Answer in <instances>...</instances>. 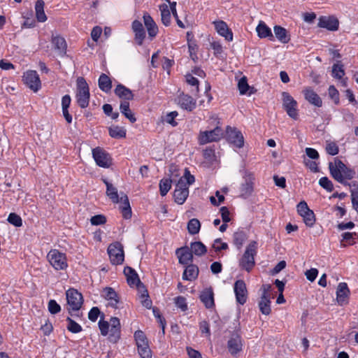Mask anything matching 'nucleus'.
Segmentation results:
<instances>
[{
	"mask_svg": "<svg viewBox=\"0 0 358 358\" xmlns=\"http://www.w3.org/2000/svg\"><path fill=\"white\" fill-rule=\"evenodd\" d=\"M338 147L334 142H327L326 151L329 155H336L338 153Z\"/></svg>",
	"mask_w": 358,
	"mask_h": 358,
	"instance_id": "6e6d98bb",
	"label": "nucleus"
},
{
	"mask_svg": "<svg viewBox=\"0 0 358 358\" xmlns=\"http://www.w3.org/2000/svg\"><path fill=\"white\" fill-rule=\"evenodd\" d=\"M257 35L259 38H273L271 29L263 21H260L256 28Z\"/></svg>",
	"mask_w": 358,
	"mask_h": 358,
	"instance_id": "72a5a7b5",
	"label": "nucleus"
},
{
	"mask_svg": "<svg viewBox=\"0 0 358 358\" xmlns=\"http://www.w3.org/2000/svg\"><path fill=\"white\" fill-rule=\"evenodd\" d=\"M144 24L147 29L149 38L153 39L158 33V27L152 17L148 13H145L143 16Z\"/></svg>",
	"mask_w": 358,
	"mask_h": 358,
	"instance_id": "b1692460",
	"label": "nucleus"
},
{
	"mask_svg": "<svg viewBox=\"0 0 358 358\" xmlns=\"http://www.w3.org/2000/svg\"><path fill=\"white\" fill-rule=\"evenodd\" d=\"M109 134L112 138H121L126 136V129L118 126H113L109 128Z\"/></svg>",
	"mask_w": 358,
	"mask_h": 358,
	"instance_id": "79ce46f5",
	"label": "nucleus"
},
{
	"mask_svg": "<svg viewBox=\"0 0 358 358\" xmlns=\"http://www.w3.org/2000/svg\"><path fill=\"white\" fill-rule=\"evenodd\" d=\"M257 243L251 241L246 247L245 251L239 260V266L250 273L255 265V256L257 254Z\"/></svg>",
	"mask_w": 358,
	"mask_h": 358,
	"instance_id": "20e7f679",
	"label": "nucleus"
},
{
	"mask_svg": "<svg viewBox=\"0 0 358 358\" xmlns=\"http://www.w3.org/2000/svg\"><path fill=\"white\" fill-rule=\"evenodd\" d=\"M243 341L238 334H233L227 342V348L231 355H236L243 349Z\"/></svg>",
	"mask_w": 358,
	"mask_h": 358,
	"instance_id": "f3484780",
	"label": "nucleus"
},
{
	"mask_svg": "<svg viewBox=\"0 0 358 358\" xmlns=\"http://www.w3.org/2000/svg\"><path fill=\"white\" fill-rule=\"evenodd\" d=\"M90 222L92 225H100L106 223V218L103 215H96L91 217Z\"/></svg>",
	"mask_w": 358,
	"mask_h": 358,
	"instance_id": "052dcab7",
	"label": "nucleus"
},
{
	"mask_svg": "<svg viewBox=\"0 0 358 358\" xmlns=\"http://www.w3.org/2000/svg\"><path fill=\"white\" fill-rule=\"evenodd\" d=\"M110 324L108 322L100 320L99 322V327L101 331V334L103 336H106L108 334V329Z\"/></svg>",
	"mask_w": 358,
	"mask_h": 358,
	"instance_id": "0e129e2a",
	"label": "nucleus"
},
{
	"mask_svg": "<svg viewBox=\"0 0 358 358\" xmlns=\"http://www.w3.org/2000/svg\"><path fill=\"white\" fill-rule=\"evenodd\" d=\"M303 93L306 100H307L310 103H311L317 107L322 106V101L321 98L310 87L305 88L303 90Z\"/></svg>",
	"mask_w": 358,
	"mask_h": 358,
	"instance_id": "bb28decb",
	"label": "nucleus"
},
{
	"mask_svg": "<svg viewBox=\"0 0 358 358\" xmlns=\"http://www.w3.org/2000/svg\"><path fill=\"white\" fill-rule=\"evenodd\" d=\"M245 182L240 187V195L243 198L250 196L253 192V175L250 173H246L244 176Z\"/></svg>",
	"mask_w": 358,
	"mask_h": 358,
	"instance_id": "a211bd4d",
	"label": "nucleus"
},
{
	"mask_svg": "<svg viewBox=\"0 0 358 358\" xmlns=\"http://www.w3.org/2000/svg\"><path fill=\"white\" fill-rule=\"evenodd\" d=\"M103 293L105 299L109 301V306L116 308L119 302V299L115 290L111 287H106L103 289Z\"/></svg>",
	"mask_w": 358,
	"mask_h": 358,
	"instance_id": "7c9ffc66",
	"label": "nucleus"
},
{
	"mask_svg": "<svg viewBox=\"0 0 358 358\" xmlns=\"http://www.w3.org/2000/svg\"><path fill=\"white\" fill-rule=\"evenodd\" d=\"M44 1L38 0L35 4L36 17L37 20L41 22L46 21L47 17L44 12Z\"/></svg>",
	"mask_w": 358,
	"mask_h": 358,
	"instance_id": "f704fd0d",
	"label": "nucleus"
},
{
	"mask_svg": "<svg viewBox=\"0 0 358 358\" xmlns=\"http://www.w3.org/2000/svg\"><path fill=\"white\" fill-rule=\"evenodd\" d=\"M175 303L176 306L180 308L182 311H185L187 310V305L186 303V299L183 296H178L175 299Z\"/></svg>",
	"mask_w": 358,
	"mask_h": 358,
	"instance_id": "680f3d73",
	"label": "nucleus"
},
{
	"mask_svg": "<svg viewBox=\"0 0 358 358\" xmlns=\"http://www.w3.org/2000/svg\"><path fill=\"white\" fill-rule=\"evenodd\" d=\"M178 104L184 109L192 111L196 107V101L189 95L184 93L178 97Z\"/></svg>",
	"mask_w": 358,
	"mask_h": 358,
	"instance_id": "a878e982",
	"label": "nucleus"
},
{
	"mask_svg": "<svg viewBox=\"0 0 358 358\" xmlns=\"http://www.w3.org/2000/svg\"><path fill=\"white\" fill-rule=\"evenodd\" d=\"M100 314V310L97 307H93L88 313V318L92 322H95Z\"/></svg>",
	"mask_w": 358,
	"mask_h": 358,
	"instance_id": "774afa93",
	"label": "nucleus"
},
{
	"mask_svg": "<svg viewBox=\"0 0 358 358\" xmlns=\"http://www.w3.org/2000/svg\"><path fill=\"white\" fill-rule=\"evenodd\" d=\"M227 135L228 140L237 148H242L244 145V138L241 132L236 128L227 127Z\"/></svg>",
	"mask_w": 358,
	"mask_h": 358,
	"instance_id": "dca6fc26",
	"label": "nucleus"
},
{
	"mask_svg": "<svg viewBox=\"0 0 358 358\" xmlns=\"http://www.w3.org/2000/svg\"><path fill=\"white\" fill-rule=\"evenodd\" d=\"M115 94L120 99H124V101H128L134 99L132 92L129 88L121 84L117 85L115 89Z\"/></svg>",
	"mask_w": 358,
	"mask_h": 358,
	"instance_id": "c756f323",
	"label": "nucleus"
},
{
	"mask_svg": "<svg viewBox=\"0 0 358 358\" xmlns=\"http://www.w3.org/2000/svg\"><path fill=\"white\" fill-rule=\"evenodd\" d=\"M318 271L317 268H310L305 272L306 278L310 282H313L315 280Z\"/></svg>",
	"mask_w": 358,
	"mask_h": 358,
	"instance_id": "69168bd1",
	"label": "nucleus"
},
{
	"mask_svg": "<svg viewBox=\"0 0 358 358\" xmlns=\"http://www.w3.org/2000/svg\"><path fill=\"white\" fill-rule=\"evenodd\" d=\"M92 156L99 166L108 168L111 164L109 155L100 147H96L92 150Z\"/></svg>",
	"mask_w": 358,
	"mask_h": 358,
	"instance_id": "ddd939ff",
	"label": "nucleus"
},
{
	"mask_svg": "<svg viewBox=\"0 0 358 358\" xmlns=\"http://www.w3.org/2000/svg\"><path fill=\"white\" fill-rule=\"evenodd\" d=\"M48 310L52 314H56L60 311L61 308L55 300H50L48 303Z\"/></svg>",
	"mask_w": 358,
	"mask_h": 358,
	"instance_id": "e2e57ef3",
	"label": "nucleus"
},
{
	"mask_svg": "<svg viewBox=\"0 0 358 358\" xmlns=\"http://www.w3.org/2000/svg\"><path fill=\"white\" fill-rule=\"evenodd\" d=\"M124 273L127 278V281L130 287H136L138 292H142V296H148V290L143 284L141 282L138 275L131 267L127 266L124 269Z\"/></svg>",
	"mask_w": 358,
	"mask_h": 358,
	"instance_id": "6e6552de",
	"label": "nucleus"
},
{
	"mask_svg": "<svg viewBox=\"0 0 358 358\" xmlns=\"http://www.w3.org/2000/svg\"><path fill=\"white\" fill-rule=\"evenodd\" d=\"M51 42L53 45L54 50L57 52V53L59 56L63 57L66 54L67 48V45L65 39L60 35L52 34Z\"/></svg>",
	"mask_w": 358,
	"mask_h": 358,
	"instance_id": "412c9836",
	"label": "nucleus"
},
{
	"mask_svg": "<svg viewBox=\"0 0 358 358\" xmlns=\"http://www.w3.org/2000/svg\"><path fill=\"white\" fill-rule=\"evenodd\" d=\"M138 352L142 358H152V352L148 343L138 347Z\"/></svg>",
	"mask_w": 358,
	"mask_h": 358,
	"instance_id": "8fccbe9b",
	"label": "nucleus"
},
{
	"mask_svg": "<svg viewBox=\"0 0 358 358\" xmlns=\"http://www.w3.org/2000/svg\"><path fill=\"white\" fill-rule=\"evenodd\" d=\"M238 88L241 94H245L248 90H250L248 92L249 95L252 94V88L250 87L248 84L247 78L245 76H243L239 80L238 83Z\"/></svg>",
	"mask_w": 358,
	"mask_h": 358,
	"instance_id": "c03bdc74",
	"label": "nucleus"
},
{
	"mask_svg": "<svg viewBox=\"0 0 358 358\" xmlns=\"http://www.w3.org/2000/svg\"><path fill=\"white\" fill-rule=\"evenodd\" d=\"M110 327L108 340L115 343L120 338V322L117 317H111L109 323Z\"/></svg>",
	"mask_w": 358,
	"mask_h": 358,
	"instance_id": "aec40b11",
	"label": "nucleus"
},
{
	"mask_svg": "<svg viewBox=\"0 0 358 358\" xmlns=\"http://www.w3.org/2000/svg\"><path fill=\"white\" fill-rule=\"evenodd\" d=\"M170 9L172 12L173 17H175V19L176 20V22H177V24L178 25V27H180V28H185V25L182 23V22L179 19L178 13H177V11H176V2L171 3Z\"/></svg>",
	"mask_w": 358,
	"mask_h": 358,
	"instance_id": "13d9d810",
	"label": "nucleus"
},
{
	"mask_svg": "<svg viewBox=\"0 0 358 358\" xmlns=\"http://www.w3.org/2000/svg\"><path fill=\"white\" fill-rule=\"evenodd\" d=\"M271 301L270 298L267 296H262L259 303V307L262 314L268 315L271 313Z\"/></svg>",
	"mask_w": 358,
	"mask_h": 358,
	"instance_id": "a19ab883",
	"label": "nucleus"
},
{
	"mask_svg": "<svg viewBox=\"0 0 358 358\" xmlns=\"http://www.w3.org/2000/svg\"><path fill=\"white\" fill-rule=\"evenodd\" d=\"M213 24L217 32L220 36L224 37L228 41H231L233 40V33L229 29L228 25L225 22L222 20L215 21L213 22Z\"/></svg>",
	"mask_w": 358,
	"mask_h": 358,
	"instance_id": "393cba45",
	"label": "nucleus"
},
{
	"mask_svg": "<svg viewBox=\"0 0 358 358\" xmlns=\"http://www.w3.org/2000/svg\"><path fill=\"white\" fill-rule=\"evenodd\" d=\"M224 135L223 129L217 125L213 129L201 131L199 136L200 144L203 145L219 141Z\"/></svg>",
	"mask_w": 358,
	"mask_h": 358,
	"instance_id": "9d476101",
	"label": "nucleus"
},
{
	"mask_svg": "<svg viewBox=\"0 0 358 358\" xmlns=\"http://www.w3.org/2000/svg\"><path fill=\"white\" fill-rule=\"evenodd\" d=\"M200 299L206 308H211L215 306L214 294L211 288L204 289L200 294Z\"/></svg>",
	"mask_w": 358,
	"mask_h": 358,
	"instance_id": "cd10ccee",
	"label": "nucleus"
},
{
	"mask_svg": "<svg viewBox=\"0 0 358 358\" xmlns=\"http://www.w3.org/2000/svg\"><path fill=\"white\" fill-rule=\"evenodd\" d=\"M47 259L55 270H64L68 266L66 255L58 250H51L48 253Z\"/></svg>",
	"mask_w": 358,
	"mask_h": 358,
	"instance_id": "0eeeda50",
	"label": "nucleus"
},
{
	"mask_svg": "<svg viewBox=\"0 0 358 358\" xmlns=\"http://www.w3.org/2000/svg\"><path fill=\"white\" fill-rule=\"evenodd\" d=\"M234 292L237 302L243 305L248 298L246 285L243 280H238L236 281L234 283Z\"/></svg>",
	"mask_w": 358,
	"mask_h": 358,
	"instance_id": "2eb2a0df",
	"label": "nucleus"
},
{
	"mask_svg": "<svg viewBox=\"0 0 358 358\" xmlns=\"http://www.w3.org/2000/svg\"><path fill=\"white\" fill-rule=\"evenodd\" d=\"M274 33L276 38L282 43H287L289 41V37L287 36V30L280 27V26H275L274 27Z\"/></svg>",
	"mask_w": 358,
	"mask_h": 358,
	"instance_id": "4c0bfd02",
	"label": "nucleus"
},
{
	"mask_svg": "<svg viewBox=\"0 0 358 358\" xmlns=\"http://www.w3.org/2000/svg\"><path fill=\"white\" fill-rule=\"evenodd\" d=\"M171 187V180L162 179L159 182V190L162 196H165Z\"/></svg>",
	"mask_w": 358,
	"mask_h": 358,
	"instance_id": "09e8293b",
	"label": "nucleus"
},
{
	"mask_svg": "<svg viewBox=\"0 0 358 358\" xmlns=\"http://www.w3.org/2000/svg\"><path fill=\"white\" fill-rule=\"evenodd\" d=\"M103 181L106 186V195L113 203H120V208L124 218L129 219L131 217V209L128 196L126 194L121 193V196L119 197L117 188L106 179H103Z\"/></svg>",
	"mask_w": 358,
	"mask_h": 358,
	"instance_id": "f257e3e1",
	"label": "nucleus"
},
{
	"mask_svg": "<svg viewBox=\"0 0 358 358\" xmlns=\"http://www.w3.org/2000/svg\"><path fill=\"white\" fill-rule=\"evenodd\" d=\"M77 101L78 105L85 108L88 106L90 101V90L88 85L83 77L77 79Z\"/></svg>",
	"mask_w": 358,
	"mask_h": 358,
	"instance_id": "39448f33",
	"label": "nucleus"
},
{
	"mask_svg": "<svg viewBox=\"0 0 358 358\" xmlns=\"http://www.w3.org/2000/svg\"><path fill=\"white\" fill-rule=\"evenodd\" d=\"M246 239V235L243 231H236L233 234V241L234 245L239 249L243 245V243Z\"/></svg>",
	"mask_w": 358,
	"mask_h": 358,
	"instance_id": "49530a36",
	"label": "nucleus"
},
{
	"mask_svg": "<svg viewBox=\"0 0 358 358\" xmlns=\"http://www.w3.org/2000/svg\"><path fill=\"white\" fill-rule=\"evenodd\" d=\"M345 71L341 64H334L332 67V76L337 79H342Z\"/></svg>",
	"mask_w": 358,
	"mask_h": 358,
	"instance_id": "3c124183",
	"label": "nucleus"
},
{
	"mask_svg": "<svg viewBox=\"0 0 358 358\" xmlns=\"http://www.w3.org/2000/svg\"><path fill=\"white\" fill-rule=\"evenodd\" d=\"M328 93L329 97L334 101L336 104L339 103V94L338 91L335 88L334 86L331 85L329 87Z\"/></svg>",
	"mask_w": 358,
	"mask_h": 358,
	"instance_id": "4d7b16f0",
	"label": "nucleus"
},
{
	"mask_svg": "<svg viewBox=\"0 0 358 358\" xmlns=\"http://www.w3.org/2000/svg\"><path fill=\"white\" fill-rule=\"evenodd\" d=\"M319 184L328 192H332L334 189L333 183L327 177L321 178L319 180Z\"/></svg>",
	"mask_w": 358,
	"mask_h": 358,
	"instance_id": "5fc2aeb1",
	"label": "nucleus"
},
{
	"mask_svg": "<svg viewBox=\"0 0 358 358\" xmlns=\"http://www.w3.org/2000/svg\"><path fill=\"white\" fill-rule=\"evenodd\" d=\"M297 212L303 217V222L306 226L311 227L315 222V217L313 210H311L306 202L304 201L299 202L297 205Z\"/></svg>",
	"mask_w": 358,
	"mask_h": 358,
	"instance_id": "f8f14e48",
	"label": "nucleus"
},
{
	"mask_svg": "<svg viewBox=\"0 0 358 358\" xmlns=\"http://www.w3.org/2000/svg\"><path fill=\"white\" fill-rule=\"evenodd\" d=\"M99 87L104 92H108L112 88V81L105 73H101L99 78Z\"/></svg>",
	"mask_w": 358,
	"mask_h": 358,
	"instance_id": "473e14b6",
	"label": "nucleus"
},
{
	"mask_svg": "<svg viewBox=\"0 0 358 358\" xmlns=\"http://www.w3.org/2000/svg\"><path fill=\"white\" fill-rule=\"evenodd\" d=\"M8 222L15 227H21L22 225V220L21 217L15 213L9 214Z\"/></svg>",
	"mask_w": 358,
	"mask_h": 358,
	"instance_id": "864d4df0",
	"label": "nucleus"
},
{
	"mask_svg": "<svg viewBox=\"0 0 358 358\" xmlns=\"http://www.w3.org/2000/svg\"><path fill=\"white\" fill-rule=\"evenodd\" d=\"M185 77H186V82L192 86H195L196 92H199V80H197V78H194V76H192L190 74H187Z\"/></svg>",
	"mask_w": 358,
	"mask_h": 358,
	"instance_id": "338daca9",
	"label": "nucleus"
},
{
	"mask_svg": "<svg viewBox=\"0 0 358 358\" xmlns=\"http://www.w3.org/2000/svg\"><path fill=\"white\" fill-rule=\"evenodd\" d=\"M66 296L69 313L80 310L83 303V295L80 292L75 289H69L66 292Z\"/></svg>",
	"mask_w": 358,
	"mask_h": 358,
	"instance_id": "1a4fd4ad",
	"label": "nucleus"
},
{
	"mask_svg": "<svg viewBox=\"0 0 358 358\" xmlns=\"http://www.w3.org/2000/svg\"><path fill=\"white\" fill-rule=\"evenodd\" d=\"M176 254L178 255L179 263L181 264L186 265L192 262L193 255L188 248L177 249Z\"/></svg>",
	"mask_w": 358,
	"mask_h": 358,
	"instance_id": "c85d7f7f",
	"label": "nucleus"
},
{
	"mask_svg": "<svg viewBox=\"0 0 358 358\" xmlns=\"http://www.w3.org/2000/svg\"><path fill=\"white\" fill-rule=\"evenodd\" d=\"M194 176H192L187 169H185V173L176 184L173 197L175 201L178 204H182L189 195L188 186L194 182Z\"/></svg>",
	"mask_w": 358,
	"mask_h": 358,
	"instance_id": "7ed1b4c3",
	"label": "nucleus"
},
{
	"mask_svg": "<svg viewBox=\"0 0 358 358\" xmlns=\"http://www.w3.org/2000/svg\"><path fill=\"white\" fill-rule=\"evenodd\" d=\"M348 184L350 187L352 208L358 213V184L355 182Z\"/></svg>",
	"mask_w": 358,
	"mask_h": 358,
	"instance_id": "c9c22d12",
	"label": "nucleus"
},
{
	"mask_svg": "<svg viewBox=\"0 0 358 358\" xmlns=\"http://www.w3.org/2000/svg\"><path fill=\"white\" fill-rule=\"evenodd\" d=\"M22 80L24 83L34 92H38L41 87V80L36 71L29 70L24 72Z\"/></svg>",
	"mask_w": 358,
	"mask_h": 358,
	"instance_id": "9b49d317",
	"label": "nucleus"
},
{
	"mask_svg": "<svg viewBox=\"0 0 358 358\" xmlns=\"http://www.w3.org/2000/svg\"><path fill=\"white\" fill-rule=\"evenodd\" d=\"M329 169L331 176L343 185H346V181L352 179L356 174L353 169L348 168L338 158H335L333 162L329 163Z\"/></svg>",
	"mask_w": 358,
	"mask_h": 358,
	"instance_id": "f03ea898",
	"label": "nucleus"
},
{
	"mask_svg": "<svg viewBox=\"0 0 358 358\" xmlns=\"http://www.w3.org/2000/svg\"><path fill=\"white\" fill-rule=\"evenodd\" d=\"M338 20L333 16H322L319 18L318 27L329 31H336L338 29Z\"/></svg>",
	"mask_w": 358,
	"mask_h": 358,
	"instance_id": "6ab92c4d",
	"label": "nucleus"
},
{
	"mask_svg": "<svg viewBox=\"0 0 358 358\" xmlns=\"http://www.w3.org/2000/svg\"><path fill=\"white\" fill-rule=\"evenodd\" d=\"M350 290L345 282L338 284L336 289V300L339 305L346 304L348 301Z\"/></svg>",
	"mask_w": 358,
	"mask_h": 358,
	"instance_id": "4be33fe9",
	"label": "nucleus"
},
{
	"mask_svg": "<svg viewBox=\"0 0 358 358\" xmlns=\"http://www.w3.org/2000/svg\"><path fill=\"white\" fill-rule=\"evenodd\" d=\"M162 22L165 26H169L171 23V12L168 6L164 4L160 6Z\"/></svg>",
	"mask_w": 358,
	"mask_h": 358,
	"instance_id": "37998d69",
	"label": "nucleus"
},
{
	"mask_svg": "<svg viewBox=\"0 0 358 358\" xmlns=\"http://www.w3.org/2000/svg\"><path fill=\"white\" fill-rule=\"evenodd\" d=\"M190 251L196 256H201L207 252L206 247L200 241L192 243L190 245Z\"/></svg>",
	"mask_w": 358,
	"mask_h": 358,
	"instance_id": "ea45409f",
	"label": "nucleus"
},
{
	"mask_svg": "<svg viewBox=\"0 0 358 358\" xmlns=\"http://www.w3.org/2000/svg\"><path fill=\"white\" fill-rule=\"evenodd\" d=\"M201 223L198 219L193 218L187 223V230L190 234L194 235L199 232Z\"/></svg>",
	"mask_w": 358,
	"mask_h": 358,
	"instance_id": "a18cd8bd",
	"label": "nucleus"
},
{
	"mask_svg": "<svg viewBox=\"0 0 358 358\" xmlns=\"http://www.w3.org/2000/svg\"><path fill=\"white\" fill-rule=\"evenodd\" d=\"M108 253L113 264L117 265L123 262L124 251L120 243L110 244L108 248Z\"/></svg>",
	"mask_w": 358,
	"mask_h": 358,
	"instance_id": "4468645a",
	"label": "nucleus"
},
{
	"mask_svg": "<svg viewBox=\"0 0 358 358\" xmlns=\"http://www.w3.org/2000/svg\"><path fill=\"white\" fill-rule=\"evenodd\" d=\"M120 109L121 113L129 120V121L132 123L135 122L136 119L134 117V115L129 109V103L127 101H123L121 102L120 106Z\"/></svg>",
	"mask_w": 358,
	"mask_h": 358,
	"instance_id": "58836bf2",
	"label": "nucleus"
},
{
	"mask_svg": "<svg viewBox=\"0 0 358 358\" xmlns=\"http://www.w3.org/2000/svg\"><path fill=\"white\" fill-rule=\"evenodd\" d=\"M199 275V268L196 265L189 264L188 265L182 274V279L186 280H194Z\"/></svg>",
	"mask_w": 358,
	"mask_h": 358,
	"instance_id": "2f4dec72",
	"label": "nucleus"
},
{
	"mask_svg": "<svg viewBox=\"0 0 358 358\" xmlns=\"http://www.w3.org/2000/svg\"><path fill=\"white\" fill-rule=\"evenodd\" d=\"M132 30L134 33V40L139 45L143 44L145 38V31L143 24L138 20H134L131 24Z\"/></svg>",
	"mask_w": 358,
	"mask_h": 358,
	"instance_id": "5701e85b",
	"label": "nucleus"
},
{
	"mask_svg": "<svg viewBox=\"0 0 358 358\" xmlns=\"http://www.w3.org/2000/svg\"><path fill=\"white\" fill-rule=\"evenodd\" d=\"M282 108L292 119L296 120L299 118L297 101L287 92L282 93Z\"/></svg>",
	"mask_w": 358,
	"mask_h": 358,
	"instance_id": "423d86ee",
	"label": "nucleus"
},
{
	"mask_svg": "<svg viewBox=\"0 0 358 358\" xmlns=\"http://www.w3.org/2000/svg\"><path fill=\"white\" fill-rule=\"evenodd\" d=\"M341 245L345 247L347 245H352L355 244V240L358 235L355 232H345L342 235Z\"/></svg>",
	"mask_w": 358,
	"mask_h": 358,
	"instance_id": "e433bc0d",
	"label": "nucleus"
},
{
	"mask_svg": "<svg viewBox=\"0 0 358 358\" xmlns=\"http://www.w3.org/2000/svg\"><path fill=\"white\" fill-rule=\"evenodd\" d=\"M134 338L137 348L141 345H144L148 343V339L145 334L141 330H138L134 333Z\"/></svg>",
	"mask_w": 358,
	"mask_h": 358,
	"instance_id": "de8ad7c7",
	"label": "nucleus"
},
{
	"mask_svg": "<svg viewBox=\"0 0 358 358\" xmlns=\"http://www.w3.org/2000/svg\"><path fill=\"white\" fill-rule=\"evenodd\" d=\"M213 248L215 252H220L222 250H227L228 248V245L227 243H222L220 238H217L213 244Z\"/></svg>",
	"mask_w": 358,
	"mask_h": 358,
	"instance_id": "bf43d9fd",
	"label": "nucleus"
},
{
	"mask_svg": "<svg viewBox=\"0 0 358 358\" xmlns=\"http://www.w3.org/2000/svg\"><path fill=\"white\" fill-rule=\"evenodd\" d=\"M67 321L69 322V324L67 326V329L72 333L76 334L79 333L82 331V327L80 324L76 322L70 317H67Z\"/></svg>",
	"mask_w": 358,
	"mask_h": 358,
	"instance_id": "603ef678",
	"label": "nucleus"
}]
</instances>
